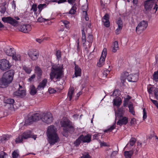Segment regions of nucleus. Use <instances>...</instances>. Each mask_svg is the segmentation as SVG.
I'll list each match as a JSON object with an SVG mask.
<instances>
[{"mask_svg":"<svg viewBox=\"0 0 158 158\" xmlns=\"http://www.w3.org/2000/svg\"><path fill=\"white\" fill-rule=\"evenodd\" d=\"M56 131V129L54 126L51 125L48 127L46 134L48 141L50 145H53L60 141Z\"/></svg>","mask_w":158,"mask_h":158,"instance_id":"1","label":"nucleus"},{"mask_svg":"<svg viewBox=\"0 0 158 158\" xmlns=\"http://www.w3.org/2000/svg\"><path fill=\"white\" fill-rule=\"evenodd\" d=\"M63 67L58 65H53L51 68L50 73V78L52 80L55 78L57 81H59L63 76Z\"/></svg>","mask_w":158,"mask_h":158,"instance_id":"2","label":"nucleus"},{"mask_svg":"<svg viewBox=\"0 0 158 158\" xmlns=\"http://www.w3.org/2000/svg\"><path fill=\"white\" fill-rule=\"evenodd\" d=\"M14 74L13 70H10L5 73L1 80L2 85L6 86L10 84L13 80Z\"/></svg>","mask_w":158,"mask_h":158,"instance_id":"3","label":"nucleus"},{"mask_svg":"<svg viewBox=\"0 0 158 158\" xmlns=\"http://www.w3.org/2000/svg\"><path fill=\"white\" fill-rule=\"evenodd\" d=\"M157 0H147L145 1L144 3V9L143 10L144 12L146 14H148L152 8L153 5H155L153 8L155 10V12L158 9V6L155 2H156Z\"/></svg>","mask_w":158,"mask_h":158,"instance_id":"4","label":"nucleus"},{"mask_svg":"<svg viewBox=\"0 0 158 158\" xmlns=\"http://www.w3.org/2000/svg\"><path fill=\"white\" fill-rule=\"evenodd\" d=\"M61 126L63 127V129L65 132H73L74 128L72 123L66 118H63L60 122Z\"/></svg>","mask_w":158,"mask_h":158,"instance_id":"5","label":"nucleus"},{"mask_svg":"<svg viewBox=\"0 0 158 158\" xmlns=\"http://www.w3.org/2000/svg\"><path fill=\"white\" fill-rule=\"evenodd\" d=\"M32 137L34 140H35L36 137L35 135H32L31 132L30 131H27L23 133L16 138L15 142L16 143L22 142L23 139H27L29 138Z\"/></svg>","mask_w":158,"mask_h":158,"instance_id":"6","label":"nucleus"},{"mask_svg":"<svg viewBox=\"0 0 158 158\" xmlns=\"http://www.w3.org/2000/svg\"><path fill=\"white\" fill-rule=\"evenodd\" d=\"M123 113L119 110L115 113V120L118 119L117 123V125L120 126L123 125H126L128 123V118L126 117H123Z\"/></svg>","mask_w":158,"mask_h":158,"instance_id":"7","label":"nucleus"},{"mask_svg":"<svg viewBox=\"0 0 158 158\" xmlns=\"http://www.w3.org/2000/svg\"><path fill=\"white\" fill-rule=\"evenodd\" d=\"M127 76V79L130 82H135L138 79V76L137 74H135L134 75L130 74L128 75V73L127 72H125L122 73L121 75V80L122 83H124Z\"/></svg>","mask_w":158,"mask_h":158,"instance_id":"8","label":"nucleus"},{"mask_svg":"<svg viewBox=\"0 0 158 158\" xmlns=\"http://www.w3.org/2000/svg\"><path fill=\"white\" fill-rule=\"evenodd\" d=\"M41 113H36L29 117L25 122V124L27 125L30 124L31 123L41 119Z\"/></svg>","mask_w":158,"mask_h":158,"instance_id":"9","label":"nucleus"},{"mask_svg":"<svg viewBox=\"0 0 158 158\" xmlns=\"http://www.w3.org/2000/svg\"><path fill=\"white\" fill-rule=\"evenodd\" d=\"M15 19L10 17H3L2 18V20L5 23H8L14 26H17L19 24V22L17 20L20 19L18 17H15Z\"/></svg>","mask_w":158,"mask_h":158,"instance_id":"10","label":"nucleus"},{"mask_svg":"<svg viewBox=\"0 0 158 158\" xmlns=\"http://www.w3.org/2000/svg\"><path fill=\"white\" fill-rule=\"evenodd\" d=\"M42 121L47 123L50 124L52 121L53 118L52 114L49 112L41 113Z\"/></svg>","mask_w":158,"mask_h":158,"instance_id":"11","label":"nucleus"},{"mask_svg":"<svg viewBox=\"0 0 158 158\" xmlns=\"http://www.w3.org/2000/svg\"><path fill=\"white\" fill-rule=\"evenodd\" d=\"M147 22L143 20L140 22L136 27V31L138 34H141L148 26Z\"/></svg>","mask_w":158,"mask_h":158,"instance_id":"12","label":"nucleus"},{"mask_svg":"<svg viewBox=\"0 0 158 158\" xmlns=\"http://www.w3.org/2000/svg\"><path fill=\"white\" fill-rule=\"evenodd\" d=\"M86 31L85 28H83L81 30L82 33V41L83 44V46L85 50H87L89 48H90L91 45V43L89 42V41L85 40V31Z\"/></svg>","mask_w":158,"mask_h":158,"instance_id":"13","label":"nucleus"},{"mask_svg":"<svg viewBox=\"0 0 158 158\" xmlns=\"http://www.w3.org/2000/svg\"><path fill=\"white\" fill-rule=\"evenodd\" d=\"M107 55V49L106 48H104L102 52L101 57L99 61L97 63V65L98 67H101L104 64L105 60Z\"/></svg>","mask_w":158,"mask_h":158,"instance_id":"14","label":"nucleus"},{"mask_svg":"<svg viewBox=\"0 0 158 158\" xmlns=\"http://www.w3.org/2000/svg\"><path fill=\"white\" fill-rule=\"evenodd\" d=\"M0 65L1 69L5 71L8 70L10 68L9 62L5 59H2L0 60Z\"/></svg>","mask_w":158,"mask_h":158,"instance_id":"15","label":"nucleus"},{"mask_svg":"<svg viewBox=\"0 0 158 158\" xmlns=\"http://www.w3.org/2000/svg\"><path fill=\"white\" fill-rule=\"evenodd\" d=\"M28 53L30 58L33 60H37L39 56L38 51L35 49L30 50Z\"/></svg>","mask_w":158,"mask_h":158,"instance_id":"16","label":"nucleus"},{"mask_svg":"<svg viewBox=\"0 0 158 158\" xmlns=\"http://www.w3.org/2000/svg\"><path fill=\"white\" fill-rule=\"evenodd\" d=\"M118 151H112L110 148H108L106 150V152L105 156L106 158H113L118 153Z\"/></svg>","mask_w":158,"mask_h":158,"instance_id":"17","label":"nucleus"},{"mask_svg":"<svg viewBox=\"0 0 158 158\" xmlns=\"http://www.w3.org/2000/svg\"><path fill=\"white\" fill-rule=\"evenodd\" d=\"M31 26L29 24L21 25L20 27V31L25 33L29 32L31 31Z\"/></svg>","mask_w":158,"mask_h":158,"instance_id":"18","label":"nucleus"},{"mask_svg":"<svg viewBox=\"0 0 158 158\" xmlns=\"http://www.w3.org/2000/svg\"><path fill=\"white\" fill-rule=\"evenodd\" d=\"M4 50L6 54L8 56H12L15 53V51L14 49L10 46L6 47L5 48Z\"/></svg>","mask_w":158,"mask_h":158,"instance_id":"19","label":"nucleus"},{"mask_svg":"<svg viewBox=\"0 0 158 158\" xmlns=\"http://www.w3.org/2000/svg\"><path fill=\"white\" fill-rule=\"evenodd\" d=\"M109 17L108 14H106L102 19V21L104 25L106 27H108L110 26V23L109 20Z\"/></svg>","mask_w":158,"mask_h":158,"instance_id":"20","label":"nucleus"},{"mask_svg":"<svg viewBox=\"0 0 158 158\" xmlns=\"http://www.w3.org/2000/svg\"><path fill=\"white\" fill-rule=\"evenodd\" d=\"M82 142L83 143H89L91 141V135L88 134L86 135H80Z\"/></svg>","mask_w":158,"mask_h":158,"instance_id":"21","label":"nucleus"},{"mask_svg":"<svg viewBox=\"0 0 158 158\" xmlns=\"http://www.w3.org/2000/svg\"><path fill=\"white\" fill-rule=\"evenodd\" d=\"M26 91L24 90H22L20 89L14 92L13 95L15 96H18L21 97H23L26 95Z\"/></svg>","mask_w":158,"mask_h":158,"instance_id":"22","label":"nucleus"},{"mask_svg":"<svg viewBox=\"0 0 158 158\" xmlns=\"http://www.w3.org/2000/svg\"><path fill=\"white\" fill-rule=\"evenodd\" d=\"M47 81V80L46 79H44L39 84L37 88V89L38 90H41L43 89L44 87L45 86Z\"/></svg>","mask_w":158,"mask_h":158,"instance_id":"23","label":"nucleus"},{"mask_svg":"<svg viewBox=\"0 0 158 158\" xmlns=\"http://www.w3.org/2000/svg\"><path fill=\"white\" fill-rule=\"evenodd\" d=\"M75 65L74 74L75 77H77L81 76V69L76 64H75Z\"/></svg>","mask_w":158,"mask_h":158,"instance_id":"24","label":"nucleus"},{"mask_svg":"<svg viewBox=\"0 0 158 158\" xmlns=\"http://www.w3.org/2000/svg\"><path fill=\"white\" fill-rule=\"evenodd\" d=\"M74 88L71 87L69 88L67 95V98L70 101H71L74 95Z\"/></svg>","mask_w":158,"mask_h":158,"instance_id":"25","label":"nucleus"},{"mask_svg":"<svg viewBox=\"0 0 158 158\" xmlns=\"http://www.w3.org/2000/svg\"><path fill=\"white\" fill-rule=\"evenodd\" d=\"M113 105L118 107L122 103L121 99L119 98H118L113 99Z\"/></svg>","mask_w":158,"mask_h":158,"instance_id":"26","label":"nucleus"},{"mask_svg":"<svg viewBox=\"0 0 158 158\" xmlns=\"http://www.w3.org/2000/svg\"><path fill=\"white\" fill-rule=\"evenodd\" d=\"M119 49L118 42L116 41L113 42L112 46V51L115 52Z\"/></svg>","mask_w":158,"mask_h":158,"instance_id":"27","label":"nucleus"},{"mask_svg":"<svg viewBox=\"0 0 158 158\" xmlns=\"http://www.w3.org/2000/svg\"><path fill=\"white\" fill-rule=\"evenodd\" d=\"M133 153V152L132 151H126L124 152L125 158H131Z\"/></svg>","mask_w":158,"mask_h":158,"instance_id":"28","label":"nucleus"},{"mask_svg":"<svg viewBox=\"0 0 158 158\" xmlns=\"http://www.w3.org/2000/svg\"><path fill=\"white\" fill-rule=\"evenodd\" d=\"M14 100L13 99L9 98L7 99L6 101V103L10 105L11 110L14 109L13 104L14 102Z\"/></svg>","mask_w":158,"mask_h":158,"instance_id":"29","label":"nucleus"},{"mask_svg":"<svg viewBox=\"0 0 158 158\" xmlns=\"http://www.w3.org/2000/svg\"><path fill=\"white\" fill-rule=\"evenodd\" d=\"M13 60L16 61H20L21 60V56L20 54H16V53L14 55H13L12 56Z\"/></svg>","mask_w":158,"mask_h":158,"instance_id":"30","label":"nucleus"},{"mask_svg":"<svg viewBox=\"0 0 158 158\" xmlns=\"http://www.w3.org/2000/svg\"><path fill=\"white\" fill-rule=\"evenodd\" d=\"M22 68L25 72L28 74H30L32 70L31 67H29L25 65L23 66Z\"/></svg>","mask_w":158,"mask_h":158,"instance_id":"31","label":"nucleus"},{"mask_svg":"<svg viewBox=\"0 0 158 158\" xmlns=\"http://www.w3.org/2000/svg\"><path fill=\"white\" fill-rule=\"evenodd\" d=\"M12 157L13 158H19L20 157L19 152L18 150H15L12 152Z\"/></svg>","mask_w":158,"mask_h":158,"instance_id":"32","label":"nucleus"},{"mask_svg":"<svg viewBox=\"0 0 158 158\" xmlns=\"http://www.w3.org/2000/svg\"><path fill=\"white\" fill-rule=\"evenodd\" d=\"M37 93L35 87L34 85L31 86L30 89V93L32 95H34Z\"/></svg>","mask_w":158,"mask_h":158,"instance_id":"33","label":"nucleus"},{"mask_svg":"<svg viewBox=\"0 0 158 158\" xmlns=\"http://www.w3.org/2000/svg\"><path fill=\"white\" fill-rule=\"evenodd\" d=\"M47 6V5L46 4H40L38 6V11L40 12L44 8H46Z\"/></svg>","mask_w":158,"mask_h":158,"instance_id":"34","label":"nucleus"},{"mask_svg":"<svg viewBox=\"0 0 158 158\" xmlns=\"http://www.w3.org/2000/svg\"><path fill=\"white\" fill-rule=\"evenodd\" d=\"M128 107L129 109V112L133 115H135V113L134 110L133 104L131 103L129 104L128 105Z\"/></svg>","mask_w":158,"mask_h":158,"instance_id":"35","label":"nucleus"},{"mask_svg":"<svg viewBox=\"0 0 158 158\" xmlns=\"http://www.w3.org/2000/svg\"><path fill=\"white\" fill-rule=\"evenodd\" d=\"M35 73H36L39 76L41 75L42 71L41 69L38 66H36L35 68Z\"/></svg>","mask_w":158,"mask_h":158,"instance_id":"36","label":"nucleus"},{"mask_svg":"<svg viewBox=\"0 0 158 158\" xmlns=\"http://www.w3.org/2000/svg\"><path fill=\"white\" fill-rule=\"evenodd\" d=\"M82 142V140L80 136L78 137V138L76 139V141L74 142V144L76 146H78L80 144L81 142Z\"/></svg>","mask_w":158,"mask_h":158,"instance_id":"37","label":"nucleus"},{"mask_svg":"<svg viewBox=\"0 0 158 158\" xmlns=\"http://www.w3.org/2000/svg\"><path fill=\"white\" fill-rule=\"evenodd\" d=\"M115 123H114L110 127L107 129L105 130V132H110L114 130L115 127Z\"/></svg>","mask_w":158,"mask_h":158,"instance_id":"38","label":"nucleus"},{"mask_svg":"<svg viewBox=\"0 0 158 158\" xmlns=\"http://www.w3.org/2000/svg\"><path fill=\"white\" fill-rule=\"evenodd\" d=\"M136 141V139L134 138H132L130 140L129 142L127 144L126 146L128 145L129 144L131 146H133L135 144Z\"/></svg>","mask_w":158,"mask_h":158,"instance_id":"39","label":"nucleus"},{"mask_svg":"<svg viewBox=\"0 0 158 158\" xmlns=\"http://www.w3.org/2000/svg\"><path fill=\"white\" fill-rule=\"evenodd\" d=\"M153 77V80L156 82H158V70L154 72Z\"/></svg>","mask_w":158,"mask_h":158,"instance_id":"40","label":"nucleus"},{"mask_svg":"<svg viewBox=\"0 0 158 158\" xmlns=\"http://www.w3.org/2000/svg\"><path fill=\"white\" fill-rule=\"evenodd\" d=\"M76 9L77 7L76 6H73L69 11V13L71 15L74 14L76 12Z\"/></svg>","mask_w":158,"mask_h":158,"instance_id":"41","label":"nucleus"},{"mask_svg":"<svg viewBox=\"0 0 158 158\" xmlns=\"http://www.w3.org/2000/svg\"><path fill=\"white\" fill-rule=\"evenodd\" d=\"M11 137V136L10 135H4L2 137V140L3 141H6L9 140L10 138Z\"/></svg>","mask_w":158,"mask_h":158,"instance_id":"42","label":"nucleus"},{"mask_svg":"<svg viewBox=\"0 0 158 158\" xmlns=\"http://www.w3.org/2000/svg\"><path fill=\"white\" fill-rule=\"evenodd\" d=\"M8 157V155L3 151L0 152V158H7Z\"/></svg>","mask_w":158,"mask_h":158,"instance_id":"43","label":"nucleus"},{"mask_svg":"<svg viewBox=\"0 0 158 158\" xmlns=\"http://www.w3.org/2000/svg\"><path fill=\"white\" fill-rule=\"evenodd\" d=\"M31 10L33 11L35 13L37 10V5L36 4H33L31 8Z\"/></svg>","mask_w":158,"mask_h":158,"instance_id":"44","label":"nucleus"},{"mask_svg":"<svg viewBox=\"0 0 158 158\" xmlns=\"http://www.w3.org/2000/svg\"><path fill=\"white\" fill-rule=\"evenodd\" d=\"M61 23H63L65 27L67 28H68L69 27V22L67 21V20H62L61 21Z\"/></svg>","mask_w":158,"mask_h":158,"instance_id":"45","label":"nucleus"},{"mask_svg":"<svg viewBox=\"0 0 158 158\" xmlns=\"http://www.w3.org/2000/svg\"><path fill=\"white\" fill-rule=\"evenodd\" d=\"M56 55L57 57V59L59 60L61 57L60 51L59 50L57 51L56 52Z\"/></svg>","mask_w":158,"mask_h":158,"instance_id":"46","label":"nucleus"},{"mask_svg":"<svg viewBox=\"0 0 158 158\" xmlns=\"http://www.w3.org/2000/svg\"><path fill=\"white\" fill-rule=\"evenodd\" d=\"M118 27H123V23L121 19H119L116 22Z\"/></svg>","mask_w":158,"mask_h":158,"instance_id":"47","label":"nucleus"},{"mask_svg":"<svg viewBox=\"0 0 158 158\" xmlns=\"http://www.w3.org/2000/svg\"><path fill=\"white\" fill-rule=\"evenodd\" d=\"M49 20L48 19H45L41 17H39L37 21L40 22H45L46 21H47Z\"/></svg>","mask_w":158,"mask_h":158,"instance_id":"48","label":"nucleus"},{"mask_svg":"<svg viewBox=\"0 0 158 158\" xmlns=\"http://www.w3.org/2000/svg\"><path fill=\"white\" fill-rule=\"evenodd\" d=\"M1 10L0 12L2 14H4L6 11V8L5 6H2L1 7Z\"/></svg>","mask_w":158,"mask_h":158,"instance_id":"49","label":"nucleus"},{"mask_svg":"<svg viewBox=\"0 0 158 158\" xmlns=\"http://www.w3.org/2000/svg\"><path fill=\"white\" fill-rule=\"evenodd\" d=\"M154 94L156 98L158 100V88H156L155 89Z\"/></svg>","mask_w":158,"mask_h":158,"instance_id":"50","label":"nucleus"},{"mask_svg":"<svg viewBox=\"0 0 158 158\" xmlns=\"http://www.w3.org/2000/svg\"><path fill=\"white\" fill-rule=\"evenodd\" d=\"M110 71L106 69L104 71L103 74L104 77H106L107 75L109 73Z\"/></svg>","mask_w":158,"mask_h":158,"instance_id":"51","label":"nucleus"},{"mask_svg":"<svg viewBox=\"0 0 158 158\" xmlns=\"http://www.w3.org/2000/svg\"><path fill=\"white\" fill-rule=\"evenodd\" d=\"M83 14L85 15V19L86 21H88L89 20V18L87 16V12L86 11L83 10Z\"/></svg>","mask_w":158,"mask_h":158,"instance_id":"52","label":"nucleus"},{"mask_svg":"<svg viewBox=\"0 0 158 158\" xmlns=\"http://www.w3.org/2000/svg\"><path fill=\"white\" fill-rule=\"evenodd\" d=\"M35 74L32 75L28 80V81L31 82L33 81L35 77Z\"/></svg>","mask_w":158,"mask_h":158,"instance_id":"53","label":"nucleus"},{"mask_svg":"<svg viewBox=\"0 0 158 158\" xmlns=\"http://www.w3.org/2000/svg\"><path fill=\"white\" fill-rule=\"evenodd\" d=\"M143 119L144 120L145 119H146L147 117V113L146 112V111L145 110V109H143Z\"/></svg>","mask_w":158,"mask_h":158,"instance_id":"54","label":"nucleus"},{"mask_svg":"<svg viewBox=\"0 0 158 158\" xmlns=\"http://www.w3.org/2000/svg\"><path fill=\"white\" fill-rule=\"evenodd\" d=\"M48 90L50 94L54 93L56 91V90L50 87L49 88Z\"/></svg>","mask_w":158,"mask_h":158,"instance_id":"55","label":"nucleus"},{"mask_svg":"<svg viewBox=\"0 0 158 158\" xmlns=\"http://www.w3.org/2000/svg\"><path fill=\"white\" fill-rule=\"evenodd\" d=\"M87 40L89 41V42L91 43L93 41L92 36L91 35H89L87 38L86 40Z\"/></svg>","mask_w":158,"mask_h":158,"instance_id":"56","label":"nucleus"},{"mask_svg":"<svg viewBox=\"0 0 158 158\" xmlns=\"http://www.w3.org/2000/svg\"><path fill=\"white\" fill-rule=\"evenodd\" d=\"M122 28V27H118V28L115 31V33L117 34H119V32L121 31Z\"/></svg>","mask_w":158,"mask_h":158,"instance_id":"57","label":"nucleus"},{"mask_svg":"<svg viewBox=\"0 0 158 158\" xmlns=\"http://www.w3.org/2000/svg\"><path fill=\"white\" fill-rule=\"evenodd\" d=\"M80 158H91L90 156L88 154H84Z\"/></svg>","mask_w":158,"mask_h":158,"instance_id":"58","label":"nucleus"},{"mask_svg":"<svg viewBox=\"0 0 158 158\" xmlns=\"http://www.w3.org/2000/svg\"><path fill=\"white\" fill-rule=\"evenodd\" d=\"M152 88H153L152 87H148V93L149 94H152Z\"/></svg>","mask_w":158,"mask_h":158,"instance_id":"59","label":"nucleus"},{"mask_svg":"<svg viewBox=\"0 0 158 158\" xmlns=\"http://www.w3.org/2000/svg\"><path fill=\"white\" fill-rule=\"evenodd\" d=\"M136 123V119L135 118H132L130 121L131 125L135 124Z\"/></svg>","mask_w":158,"mask_h":158,"instance_id":"60","label":"nucleus"},{"mask_svg":"<svg viewBox=\"0 0 158 158\" xmlns=\"http://www.w3.org/2000/svg\"><path fill=\"white\" fill-rule=\"evenodd\" d=\"M44 39L46 40V38L44 39H36V41L37 42L39 43H41Z\"/></svg>","mask_w":158,"mask_h":158,"instance_id":"61","label":"nucleus"},{"mask_svg":"<svg viewBox=\"0 0 158 158\" xmlns=\"http://www.w3.org/2000/svg\"><path fill=\"white\" fill-rule=\"evenodd\" d=\"M131 98V97L129 95H127V98H124V101H125V102H128L129 101Z\"/></svg>","mask_w":158,"mask_h":158,"instance_id":"62","label":"nucleus"},{"mask_svg":"<svg viewBox=\"0 0 158 158\" xmlns=\"http://www.w3.org/2000/svg\"><path fill=\"white\" fill-rule=\"evenodd\" d=\"M76 0H68V2L70 4H73Z\"/></svg>","mask_w":158,"mask_h":158,"instance_id":"63","label":"nucleus"},{"mask_svg":"<svg viewBox=\"0 0 158 158\" xmlns=\"http://www.w3.org/2000/svg\"><path fill=\"white\" fill-rule=\"evenodd\" d=\"M98 134H95L93 135V138L94 139H98Z\"/></svg>","mask_w":158,"mask_h":158,"instance_id":"64","label":"nucleus"}]
</instances>
